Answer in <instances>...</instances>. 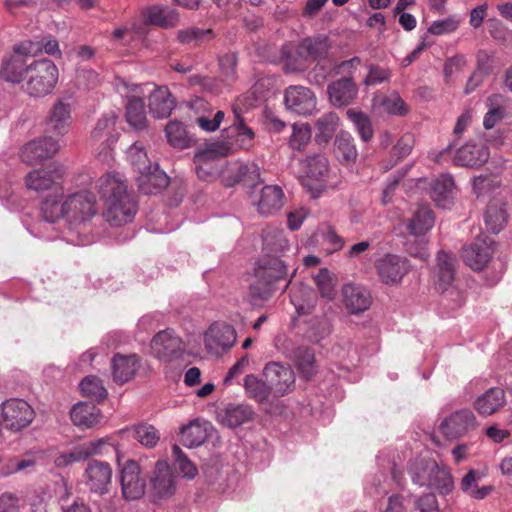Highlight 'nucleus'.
<instances>
[{
  "label": "nucleus",
  "mask_w": 512,
  "mask_h": 512,
  "mask_svg": "<svg viewBox=\"0 0 512 512\" xmlns=\"http://www.w3.org/2000/svg\"><path fill=\"white\" fill-rule=\"evenodd\" d=\"M165 133L170 145L178 148H186L189 146V138L184 125L178 121H171L166 125Z\"/></svg>",
  "instance_id": "obj_61"
},
{
  "label": "nucleus",
  "mask_w": 512,
  "mask_h": 512,
  "mask_svg": "<svg viewBox=\"0 0 512 512\" xmlns=\"http://www.w3.org/2000/svg\"><path fill=\"white\" fill-rule=\"evenodd\" d=\"M121 433L126 434L128 437H132L147 448L156 446L160 439L157 429L148 424H139L130 428H125Z\"/></svg>",
  "instance_id": "obj_46"
},
{
  "label": "nucleus",
  "mask_w": 512,
  "mask_h": 512,
  "mask_svg": "<svg viewBox=\"0 0 512 512\" xmlns=\"http://www.w3.org/2000/svg\"><path fill=\"white\" fill-rule=\"evenodd\" d=\"M436 261L434 270L436 286L438 290L444 292L452 285L455 279L456 258L451 253L440 251Z\"/></svg>",
  "instance_id": "obj_30"
},
{
  "label": "nucleus",
  "mask_w": 512,
  "mask_h": 512,
  "mask_svg": "<svg viewBox=\"0 0 512 512\" xmlns=\"http://www.w3.org/2000/svg\"><path fill=\"white\" fill-rule=\"evenodd\" d=\"M478 66L477 69L473 72V74L468 79L465 86V93L469 94L473 92L483 81L484 77L489 74L491 70V66L488 63L489 57L484 52H479L477 55Z\"/></svg>",
  "instance_id": "obj_56"
},
{
  "label": "nucleus",
  "mask_w": 512,
  "mask_h": 512,
  "mask_svg": "<svg viewBox=\"0 0 512 512\" xmlns=\"http://www.w3.org/2000/svg\"><path fill=\"white\" fill-rule=\"evenodd\" d=\"M64 167L58 163H50L47 166L28 173L25 183L28 189L36 192L62 188L61 181L64 176Z\"/></svg>",
  "instance_id": "obj_7"
},
{
  "label": "nucleus",
  "mask_w": 512,
  "mask_h": 512,
  "mask_svg": "<svg viewBox=\"0 0 512 512\" xmlns=\"http://www.w3.org/2000/svg\"><path fill=\"white\" fill-rule=\"evenodd\" d=\"M415 482L420 486H428L442 495L451 493L454 489V480L447 466H439L436 462L427 465L426 469L418 474Z\"/></svg>",
  "instance_id": "obj_10"
},
{
  "label": "nucleus",
  "mask_w": 512,
  "mask_h": 512,
  "mask_svg": "<svg viewBox=\"0 0 512 512\" xmlns=\"http://www.w3.org/2000/svg\"><path fill=\"white\" fill-rule=\"evenodd\" d=\"M225 117V113L221 110L213 113L211 109L208 113L200 114L195 117V123L206 132H214L219 127Z\"/></svg>",
  "instance_id": "obj_63"
},
{
  "label": "nucleus",
  "mask_w": 512,
  "mask_h": 512,
  "mask_svg": "<svg viewBox=\"0 0 512 512\" xmlns=\"http://www.w3.org/2000/svg\"><path fill=\"white\" fill-rule=\"evenodd\" d=\"M236 342V331L226 323H213L204 335L206 349L215 355H220L230 349Z\"/></svg>",
  "instance_id": "obj_13"
},
{
  "label": "nucleus",
  "mask_w": 512,
  "mask_h": 512,
  "mask_svg": "<svg viewBox=\"0 0 512 512\" xmlns=\"http://www.w3.org/2000/svg\"><path fill=\"white\" fill-rule=\"evenodd\" d=\"M346 115L355 125L356 130L359 133L361 139L364 142L370 141L373 137L374 132L369 116L364 112L355 109L347 110Z\"/></svg>",
  "instance_id": "obj_54"
},
{
  "label": "nucleus",
  "mask_w": 512,
  "mask_h": 512,
  "mask_svg": "<svg viewBox=\"0 0 512 512\" xmlns=\"http://www.w3.org/2000/svg\"><path fill=\"white\" fill-rule=\"evenodd\" d=\"M454 179L449 174H442L431 183L430 196L435 204L443 209L454 203Z\"/></svg>",
  "instance_id": "obj_29"
},
{
  "label": "nucleus",
  "mask_w": 512,
  "mask_h": 512,
  "mask_svg": "<svg viewBox=\"0 0 512 512\" xmlns=\"http://www.w3.org/2000/svg\"><path fill=\"white\" fill-rule=\"evenodd\" d=\"M501 101L502 96L498 94H494L488 97V111L486 112L483 120V125L486 129H492L499 121L503 119L505 108L501 105Z\"/></svg>",
  "instance_id": "obj_55"
},
{
  "label": "nucleus",
  "mask_w": 512,
  "mask_h": 512,
  "mask_svg": "<svg viewBox=\"0 0 512 512\" xmlns=\"http://www.w3.org/2000/svg\"><path fill=\"white\" fill-rule=\"evenodd\" d=\"M150 485L154 498L164 499L174 494L176 489L175 478L166 462L158 461L156 463Z\"/></svg>",
  "instance_id": "obj_22"
},
{
  "label": "nucleus",
  "mask_w": 512,
  "mask_h": 512,
  "mask_svg": "<svg viewBox=\"0 0 512 512\" xmlns=\"http://www.w3.org/2000/svg\"><path fill=\"white\" fill-rule=\"evenodd\" d=\"M107 445H109L108 438L84 442L73 447L69 452L59 455L55 459V464L58 467H65L75 462L85 461L91 456L102 454Z\"/></svg>",
  "instance_id": "obj_19"
},
{
  "label": "nucleus",
  "mask_w": 512,
  "mask_h": 512,
  "mask_svg": "<svg viewBox=\"0 0 512 512\" xmlns=\"http://www.w3.org/2000/svg\"><path fill=\"white\" fill-rule=\"evenodd\" d=\"M376 268L381 281L393 285L399 283L408 273L410 265L404 257L387 254L377 261Z\"/></svg>",
  "instance_id": "obj_16"
},
{
  "label": "nucleus",
  "mask_w": 512,
  "mask_h": 512,
  "mask_svg": "<svg viewBox=\"0 0 512 512\" xmlns=\"http://www.w3.org/2000/svg\"><path fill=\"white\" fill-rule=\"evenodd\" d=\"M70 417L74 425L85 429L100 422L101 412L94 404L79 402L72 407Z\"/></svg>",
  "instance_id": "obj_36"
},
{
  "label": "nucleus",
  "mask_w": 512,
  "mask_h": 512,
  "mask_svg": "<svg viewBox=\"0 0 512 512\" xmlns=\"http://www.w3.org/2000/svg\"><path fill=\"white\" fill-rule=\"evenodd\" d=\"M59 150L58 142L52 137H43L28 142L21 150V159L28 165L53 157Z\"/></svg>",
  "instance_id": "obj_20"
},
{
  "label": "nucleus",
  "mask_w": 512,
  "mask_h": 512,
  "mask_svg": "<svg viewBox=\"0 0 512 512\" xmlns=\"http://www.w3.org/2000/svg\"><path fill=\"white\" fill-rule=\"evenodd\" d=\"M330 48L327 37L306 38L301 42V51L307 59L325 58Z\"/></svg>",
  "instance_id": "obj_51"
},
{
  "label": "nucleus",
  "mask_w": 512,
  "mask_h": 512,
  "mask_svg": "<svg viewBox=\"0 0 512 512\" xmlns=\"http://www.w3.org/2000/svg\"><path fill=\"white\" fill-rule=\"evenodd\" d=\"M72 121L70 104L63 100H57L49 111L46 121L47 130L55 135L63 136L70 130Z\"/></svg>",
  "instance_id": "obj_24"
},
{
  "label": "nucleus",
  "mask_w": 512,
  "mask_h": 512,
  "mask_svg": "<svg viewBox=\"0 0 512 512\" xmlns=\"http://www.w3.org/2000/svg\"><path fill=\"white\" fill-rule=\"evenodd\" d=\"M216 37L215 32L208 28L202 29L195 26L179 29L176 32L177 41L186 46L197 47L201 44L211 41Z\"/></svg>",
  "instance_id": "obj_40"
},
{
  "label": "nucleus",
  "mask_w": 512,
  "mask_h": 512,
  "mask_svg": "<svg viewBox=\"0 0 512 512\" xmlns=\"http://www.w3.org/2000/svg\"><path fill=\"white\" fill-rule=\"evenodd\" d=\"M342 294L344 305L352 314L362 313L371 306L370 292L360 285L346 284L343 286Z\"/></svg>",
  "instance_id": "obj_27"
},
{
  "label": "nucleus",
  "mask_w": 512,
  "mask_h": 512,
  "mask_svg": "<svg viewBox=\"0 0 512 512\" xmlns=\"http://www.w3.org/2000/svg\"><path fill=\"white\" fill-rule=\"evenodd\" d=\"M508 215L505 204L500 200H492L485 211L484 221L487 229L494 234L499 233L507 223Z\"/></svg>",
  "instance_id": "obj_42"
},
{
  "label": "nucleus",
  "mask_w": 512,
  "mask_h": 512,
  "mask_svg": "<svg viewBox=\"0 0 512 512\" xmlns=\"http://www.w3.org/2000/svg\"><path fill=\"white\" fill-rule=\"evenodd\" d=\"M235 183H242L246 187L254 188L260 180V170L255 164L239 165L235 171Z\"/></svg>",
  "instance_id": "obj_57"
},
{
  "label": "nucleus",
  "mask_w": 512,
  "mask_h": 512,
  "mask_svg": "<svg viewBox=\"0 0 512 512\" xmlns=\"http://www.w3.org/2000/svg\"><path fill=\"white\" fill-rule=\"evenodd\" d=\"M435 223V216L428 205H419L412 218L409 220L407 228L413 235H424Z\"/></svg>",
  "instance_id": "obj_39"
},
{
  "label": "nucleus",
  "mask_w": 512,
  "mask_h": 512,
  "mask_svg": "<svg viewBox=\"0 0 512 512\" xmlns=\"http://www.w3.org/2000/svg\"><path fill=\"white\" fill-rule=\"evenodd\" d=\"M81 392L96 401L104 400L108 392L102 381L95 376H87L80 382Z\"/></svg>",
  "instance_id": "obj_60"
},
{
  "label": "nucleus",
  "mask_w": 512,
  "mask_h": 512,
  "mask_svg": "<svg viewBox=\"0 0 512 512\" xmlns=\"http://www.w3.org/2000/svg\"><path fill=\"white\" fill-rule=\"evenodd\" d=\"M493 244L492 240L484 239L477 240L464 247L462 251L463 261L473 270H482L494 253Z\"/></svg>",
  "instance_id": "obj_23"
},
{
  "label": "nucleus",
  "mask_w": 512,
  "mask_h": 512,
  "mask_svg": "<svg viewBox=\"0 0 512 512\" xmlns=\"http://www.w3.org/2000/svg\"><path fill=\"white\" fill-rule=\"evenodd\" d=\"M96 187L104 202L103 216L111 226L119 227L133 220L137 211L136 201L119 174L101 176Z\"/></svg>",
  "instance_id": "obj_1"
},
{
  "label": "nucleus",
  "mask_w": 512,
  "mask_h": 512,
  "mask_svg": "<svg viewBox=\"0 0 512 512\" xmlns=\"http://www.w3.org/2000/svg\"><path fill=\"white\" fill-rule=\"evenodd\" d=\"M136 179L139 190L146 195L160 192L169 183L168 176L159 169L157 164H154L151 169L140 172Z\"/></svg>",
  "instance_id": "obj_31"
},
{
  "label": "nucleus",
  "mask_w": 512,
  "mask_h": 512,
  "mask_svg": "<svg viewBox=\"0 0 512 512\" xmlns=\"http://www.w3.org/2000/svg\"><path fill=\"white\" fill-rule=\"evenodd\" d=\"M311 139V127L306 123L292 125V134L289 138V147L292 150L302 151Z\"/></svg>",
  "instance_id": "obj_58"
},
{
  "label": "nucleus",
  "mask_w": 512,
  "mask_h": 512,
  "mask_svg": "<svg viewBox=\"0 0 512 512\" xmlns=\"http://www.w3.org/2000/svg\"><path fill=\"white\" fill-rule=\"evenodd\" d=\"M223 148L212 144L206 149L199 150L194 155L195 172L199 179L210 181L219 172V156L223 155Z\"/></svg>",
  "instance_id": "obj_18"
},
{
  "label": "nucleus",
  "mask_w": 512,
  "mask_h": 512,
  "mask_svg": "<svg viewBox=\"0 0 512 512\" xmlns=\"http://www.w3.org/2000/svg\"><path fill=\"white\" fill-rule=\"evenodd\" d=\"M269 386L265 378L262 380L253 374L246 375L244 378V389L247 396L258 403L265 402L273 394Z\"/></svg>",
  "instance_id": "obj_48"
},
{
  "label": "nucleus",
  "mask_w": 512,
  "mask_h": 512,
  "mask_svg": "<svg viewBox=\"0 0 512 512\" xmlns=\"http://www.w3.org/2000/svg\"><path fill=\"white\" fill-rule=\"evenodd\" d=\"M505 404V392L499 387L488 389L474 402V408L482 416H490L498 412Z\"/></svg>",
  "instance_id": "obj_34"
},
{
  "label": "nucleus",
  "mask_w": 512,
  "mask_h": 512,
  "mask_svg": "<svg viewBox=\"0 0 512 512\" xmlns=\"http://www.w3.org/2000/svg\"><path fill=\"white\" fill-rule=\"evenodd\" d=\"M127 154L132 166L138 174L147 169H151L154 165L148 158L144 147L138 142L129 147Z\"/></svg>",
  "instance_id": "obj_62"
},
{
  "label": "nucleus",
  "mask_w": 512,
  "mask_h": 512,
  "mask_svg": "<svg viewBox=\"0 0 512 512\" xmlns=\"http://www.w3.org/2000/svg\"><path fill=\"white\" fill-rule=\"evenodd\" d=\"M174 107L175 99L166 86L156 87L149 94V110L155 118L169 117Z\"/></svg>",
  "instance_id": "obj_32"
},
{
  "label": "nucleus",
  "mask_w": 512,
  "mask_h": 512,
  "mask_svg": "<svg viewBox=\"0 0 512 512\" xmlns=\"http://www.w3.org/2000/svg\"><path fill=\"white\" fill-rule=\"evenodd\" d=\"M42 47L32 40H25L13 47V54L5 56L2 60L0 75L13 84L25 82L29 64L26 56H35L41 52Z\"/></svg>",
  "instance_id": "obj_4"
},
{
  "label": "nucleus",
  "mask_w": 512,
  "mask_h": 512,
  "mask_svg": "<svg viewBox=\"0 0 512 512\" xmlns=\"http://www.w3.org/2000/svg\"><path fill=\"white\" fill-rule=\"evenodd\" d=\"M481 478L482 474L480 471L470 469L461 480V490L475 499H484L492 491V487L483 486L478 488V482L481 480Z\"/></svg>",
  "instance_id": "obj_49"
},
{
  "label": "nucleus",
  "mask_w": 512,
  "mask_h": 512,
  "mask_svg": "<svg viewBox=\"0 0 512 512\" xmlns=\"http://www.w3.org/2000/svg\"><path fill=\"white\" fill-rule=\"evenodd\" d=\"M305 176L315 181H321L328 174L329 163L327 158L322 154L308 156L301 163Z\"/></svg>",
  "instance_id": "obj_47"
},
{
  "label": "nucleus",
  "mask_w": 512,
  "mask_h": 512,
  "mask_svg": "<svg viewBox=\"0 0 512 512\" xmlns=\"http://www.w3.org/2000/svg\"><path fill=\"white\" fill-rule=\"evenodd\" d=\"M62 196L63 188H57L42 202L41 213L47 222L54 223L61 218H66L65 201L61 202Z\"/></svg>",
  "instance_id": "obj_38"
},
{
  "label": "nucleus",
  "mask_w": 512,
  "mask_h": 512,
  "mask_svg": "<svg viewBox=\"0 0 512 512\" xmlns=\"http://www.w3.org/2000/svg\"><path fill=\"white\" fill-rule=\"evenodd\" d=\"M251 203L259 214L269 216L277 213L284 205L285 195L278 185H266L259 193L251 194Z\"/></svg>",
  "instance_id": "obj_15"
},
{
  "label": "nucleus",
  "mask_w": 512,
  "mask_h": 512,
  "mask_svg": "<svg viewBox=\"0 0 512 512\" xmlns=\"http://www.w3.org/2000/svg\"><path fill=\"white\" fill-rule=\"evenodd\" d=\"M339 117L334 112H328L319 117L315 122V141L318 144H327L336 132Z\"/></svg>",
  "instance_id": "obj_45"
},
{
  "label": "nucleus",
  "mask_w": 512,
  "mask_h": 512,
  "mask_svg": "<svg viewBox=\"0 0 512 512\" xmlns=\"http://www.w3.org/2000/svg\"><path fill=\"white\" fill-rule=\"evenodd\" d=\"M489 158V152L483 145L465 144L454 156V163L459 166L477 168Z\"/></svg>",
  "instance_id": "obj_33"
},
{
  "label": "nucleus",
  "mask_w": 512,
  "mask_h": 512,
  "mask_svg": "<svg viewBox=\"0 0 512 512\" xmlns=\"http://www.w3.org/2000/svg\"><path fill=\"white\" fill-rule=\"evenodd\" d=\"M284 104L290 112L307 116L316 109L317 98L308 87L291 85L285 89Z\"/></svg>",
  "instance_id": "obj_12"
},
{
  "label": "nucleus",
  "mask_w": 512,
  "mask_h": 512,
  "mask_svg": "<svg viewBox=\"0 0 512 512\" xmlns=\"http://www.w3.org/2000/svg\"><path fill=\"white\" fill-rule=\"evenodd\" d=\"M58 77V68L52 60L47 58L34 60L29 64L23 87L29 96L44 97L53 91Z\"/></svg>",
  "instance_id": "obj_3"
},
{
  "label": "nucleus",
  "mask_w": 512,
  "mask_h": 512,
  "mask_svg": "<svg viewBox=\"0 0 512 512\" xmlns=\"http://www.w3.org/2000/svg\"><path fill=\"white\" fill-rule=\"evenodd\" d=\"M151 349L153 355L164 362L178 360L184 353L182 339L172 329L158 332L151 341Z\"/></svg>",
  "instance_id": "obj_8"
},
{
  "label": "nucleus",
  "mask_w": 512,
  "mask_h": 512,
  "mask_svg": "<svg viewBox=\"0 0 512 512\" xmlns=\"http://www.w3.org/2000/svg\"><path fill=\"white\" fill-rule=\"evenodd\" d=\"M143 17L145 23L157 25L162 28L173 27L178 20L174 12L166 13L165 10L159 6H152L145 9Z\"/></svg>",
  "instance_id": "obj_52"
},
{
  "label": "nucleus",
  "mask_w": 512,
  "mask_h": 512,
  "mask_svg": "<svg viewBox=\"0 0 512 512\" xmlns=\"http://www.w3.org/2000/svg\"><path fill=\"white\" fill-rule=\"evenodd\" d=\"M211 424L195 419L181 429V442L184 446L193 448L202 445L209 436Z\"/></svg>",
  "instance_id": "obj_35"
},
{
  "label": "nucleus",
  "mask_w": 512,
  "mask_h": 512,
  "mask_svg": "<svg viewBox=\"0 0 512 512\" xmlns=\"http://www.w3.org/2000/svg\"><path fill=\"white\" fill-rule=\"evenodd\" d=\"M85 475L86 485L92 492L102 495L109 491L112 483V468L109 463L99 460L90 461Z\"/></svg>",
  "instance_id": "obj_21"
},
{
  "label": "nucleus",
  "mask_w": 512,
  "mask_h": 512,
  "mask_svg": "<svg viewBox=\"0 0 512 512\" xmlns=\"http://www.w3.org/2000/svg\"><path fill=\"white\" fill-rule=\"evenodd\" d=\"M334 152L341 163H354L358 156V151L354 138L348 132L341 131L336 135L334 141Z\"/></svg>",
  "instance_id": "obj_41"
},
{
  "label": "nucleus",
  "mask_w": 512,
  "mask_h": 512,
  "mask_svg": "<svg viewBox=\"0 0 512 512\" xmlns=\"http://www.w3.org/2000/svg\"><path fill=\"white\" fill-rule=\"evenodd\" d=\"M1 417L3 425L7 429L20 431L31 424L35 413L26 401L10 399L2 404Z\"/></svg>",
  "instance_id": "obj_6"
},
{
  "label": "nucleus",
  "mask_w": 512,
  "mask_h": 512,
  "mask_svg": "<svg viewBox=\"0 0 512 512\" xmlns=\"http://www.w3.org/2000/svg\"><path fill=\"white\" fill-rule=\"evenodd\" d=\"M290 300L294 305L298 315H311L316 311L317 297L315 293L308 288L292 289Z\"/></svg>",
  "instance_id": "obj_44"
},
{
  "label": "nucleus",
  "mask_w": 512,
  "mask_h": 512,
  "mask_svg": "<svg viewBox=\"0 0 512 512\" xmlns=\"http://www.w3.org/2000/svg\"><path fill=\"white\" fill-rule=\"evenodd\" d=\"M253 416L254 411L249 405H231L226 408L222 417V423L230 428H234L252 420Z\"/></svg>",
  "instance_id": "obj_50"
},
{
  "label": "nucleus",
  "mask_w": 512,
  "mask_h": 512,
  "mask_svg": "<svg viewBox=\"0 0 512 512\" xmlns=\"http://www.w3.org/2000/svg\"><path fill=\"white\" fill-rule=\"evenodd\" d=\"M112 376L116 383L130 381L140 368V358L136 354H115L111 361Z\"/></svg>",
  "instance_id": "obj_28"
},
{
  "label": "nucleus",
  "mask_w": 512,
  "mask_h": 512,
  "mask_svg": "<svg viewBox=\"0 0 512 512\" xmlns=\"http://www.w3.org/2000/svg\"><path fill=\"white\" fill-rule=\"evenodd\" d=\"M116 120L115 115L104 116L98 120L91 132L92 140L100 144V154L111 149L118 141L119 132L116 129Z\"/></svg>",
  "instance_id": "obj_26"
},
{
  "label": "nucleus",
  "mask_w": 512,
  "mask_h": 512,
  "mask_svg": "<svg viewBox=\"0 0 512 512\" xmlns=\"http://www.w3.org/2000/svg\"><path fill=\"white\" fill-rule=\"evenodd\" d=\"M172 454L174 457V465L183 476L189 479L194 478L197 474V469L178 445L172 447Z\"/></svg>",
  "instance_id": "obj_64"
},
{
  "label": "nucleus",
  "mask_w": 512,
  "mask_h": 512,
  "mask_svg": "<svg viewBox=\"0 0 512 512\" xmlns=\"http://www.w3.org/2000/svg\"><path fill=\"white\" fill-rule=\"evenodd\" d=\"M294 361L300 373L310 379L315 371V356L312 349L299 347L294 351Z\"/></svg>",
  "instance_id": "obj_53"
},
{
  "label": "nucleus",
  "mask_w": 512,
  "mask_h": 512,
  "mask_svg": "<svg viewBox=\"0 0 512 512\" xmlns=\"http://www.w3.org/2000/svg\"><path fill=\"white\" fill-rule=\"evenodd\" d=\"M289 240L285 232L277 228H268L263 234V255L281 256L289 250Z\"/></svg>",
  "instance_id": "obj_37"
},
{
  "label": "nucleus",
  "mask_w": 512,
  "mask_h": 512,
  "mask_svg": "<svg viewBox=\"0 0 512 512\" xmlns=\"http://www.w3.org/2000/svg\"><path fill=\"white\" fill-rule=\"evenodd\" d=\"M478 427L479 422L474 412L462 408L446 416L439 425V431L448 440H459L471 436Z\"/></svg>",
  "instance_id": "obj_5"
},
{
  "label": "nucleus",
  "mask_w": 512,
  "mask_h": 512,
  "mask_svg": "<svg viewBox=\"0 0 512 512\" xmlns=\"http://www.w3.org/2000/svg\"><path fill=\"white\" fill-rule=\"evenodd\" d=\"M65 209L68 221H86L97 212L95 196L89 191H81L69 195L65 199Z\"/></svg>",
  "instance_id": "obj_11"
},
{
  "label": "nucleus",
  "mask_w": 512,
  "mask_h": 512,
  "mask_svg": "<svg viewBox=\"0 0 512 512\" xmlns=\"http://www.w3.org/2000/svg\"><path fill=\"white\" fill-rule=\"evenodd\" d=\"M280 59L288 72L302 71L307 67L308 59L301 51V44L298 47L291 44L284 45L281 49Z\"/></svg>",
  "instance_id": "obj_43"
},
{
  "label": "nucleus",
  "mask_w": 512,
  "mask_h": 512,
  "mask_svg": "<svg viewBox=\"0 0 512 512\" xmlns=\"http://www.w3.org/2000/svg\"><path fill=\"white\" fill-rule=\"evenodd\" d=\"M331 104L335 107L350 105L358 95V87L352 77L340 78L327 87Z\"/></svg>",
  "instance_id": "obj_25"
},
{
  "label": "nucleus",
  "mask_w": 512,
  "mask_h": 512,
  "mask_svg": "<svg viewBox=\"0 0 512 512\" xmlns=\"http://www.w3.org/2000/svg\"><path fill=\"white\" fill-rule=\"evenodd\" d=\"M263 377L276 397L292 392L295 387L294 371L290 366L279 362L267 363L263 369Z\"/></svg>",
  "instance_id": "obj_9"
},
{
  "label": "nucleus",
  "mask_w": 512,
  "mask_h": 512,
  "mask_svg": "<svg viewBox=\"0 0 512 512\" xmlns=\"http://www.w3.org/2000/svg\"><path fill=\"white\" fill-rule=\"evenodd\" d=\"M140 466L134 460L125 462L120 473V482L123 497L127 500H136L143 496L145 481L140 477Z\"/></svg>",
  "instance_id": "obj_17"
},
{
  "label": "nucleus",
  "mask_w": 512,
  "mask_h": 512,
  "mask_svg": "<svg viewBox=\"0 0 512 512\" xmlns=\"http://www.w3.org/2000/svg\"><path fill=\"white\" fill-rule=\"evenodd\" d=\"M149 84L145 85H132L128 88L127 104H126V120L130 126L137 130H142L146 127L147 117L144 105V97L146 95L145 89Z\"/></svg>",
  "instance_id": "obj_14"
},
{
  "label": "nucleus",
  "mask_w": 512,
  "mask_h": 512,
  "mask_svg": "<svg viewBox=\"0 0 512 512\" xmlns=\"http://www.w3.org/2000/svg\"><path fill=\"white\" fill-rule=\"evenodd\" d=\"M233 117L232 126L237 130V142L245 149L251 147L255 136L254 132L245 124L244 119L241 117L240 110L235 106L233 107Z\"/></svg>",
  "instance_id": "obj_59"
},
{
  "label": "nucleus",
  "mask_w": 512,
  "mask_h": 512,
  "mask_svg": "<svg viewBox=\"0 0 512 512\" xmlns=\"http://www.w3.org/2000/svg\"><path fill=\"white\" fill-rule=\"evenodd\" d=\"M287 275V264L279 256L263 255L255 268L256 280L249 287L251 299L254 302L268 300Z\"/></svg>",
  "instance_id": "obj_2"
}]
</instances>
